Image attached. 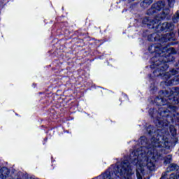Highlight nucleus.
Masks as SVG:
<instances>
[{"instance_id":"1","label":"nucleus","mask_w":179,"mask_h":179,"mask_svg":"<svg viewBox=\"0 0 179 179\" xmlns=\"http://www.w3.org/2000/svg\"><path fill=\"white\" fill-rule=\"evenodd\" d=\"M148 135H151V143L148 144V138L141 136V145H146L139 148L136 151L130 154V162L131 164L136 166L137 179H143L142 175L146 169L154 171L156 169V161L159 157L166 153V150H170V140L169 135H162V130L157 129L153 126L150 125L147 127Z\"/></svg>"},{"instance_id":"2","label":"nucleus","mask_w":179,"mask_h":179,"mask_svg":"<svg viewBox=\"0 0 179 179\" xmlns=\"http://www.w3.org/2000/svg\"><path fill=\"white\" fill-rule=\"evenodd\" d=\"M157 106H160L159 111L154 108L149 110L150 115L158 128L167 127L170 122H179V113H176L179 107V87H174L164 92H159V96L155 99Z\"/></svg>"},{"instance_id":"3","label":"nucleus","mask_w":179,"mask_h":179,"mask_svg":"<svg viewBox=\"0 0 179 179\" xmlns=\"http://www.w3.org/2000/svg\"><path fill=\"white\" fill-rule=\"evenodd\" d=\"M149 52L151 54L155 53V56L150 59L152 69H155L153 71L154 76H161L165 81L166 86L176 85L179 84V76H174L172 79L169 80L173 75H177L178 71L172 69L169 72H166L169 69V59L166 57V48H160L156 45H150L148 48Z\"/></svg>"},{"instance_id":"4","label":"nucleus","mask_w":179,"mask_h":179,"mask_svg":"<svg viewBox=\"0 0 179 179\" xmlns=\"http://www.w3.org/2000/svg\"><path fill=\"white\" fill-rule=\"evenodd\" d=\"M132 174L134 173L129 161L124 160L117 164L113 170L111 169L107 170L100 177L102 179H133Z\"/></svg>"},{"instance_id":"5","label":"nucleus","mask_w":179,"mask_h":179,"mask_svg":"<svg viewBox=\"0 0 179 179\" xmlns=\"http://www.w3.org/2000/svg\"><path fill=\"white\" fill-rule=\"evenodd\" d=\"M163 19V17L157 16L155 18L150 21L148 17H145L143 20V23L148 24V26H152L151 29H159L160 27V22Z\"/></svg>"},{"instance_id":"6","label":"nucleus","mask_w":179,"mask_h":179,"mask_svg":"<svg viewBox=\"0 0 179 179\" xmlns=\"http://www.w3.org/2000/svg\"><path fill=\"white\" fill-rule=\"evenodd\" d=\"M179 166L177 164H171L170 166L167 168L166 172L162 173V176L161 179H169V175H167L169 171H176V170H178Z\"/></svg>"},{"instance_id":"7","label":"nucleus","mask_w":179,"mask_h":179,"mask_svg":"<svg viewBox=\"0 0 179 179\" xmlns=\"http://www.w3.org/2000/svg\"><path fill=\"white\" fill-rule=\"evenodd\" d=\"M161 31H171L174 29V24L173 22H164L160 25Z\"/></svg>"},{"instance_id":"8","label":"nucleus","mask_w":179,"mask_h":179,"mask_svg":"<svg viewBox=\"0 0 179 179\" xmlns=\"http://www.w3.org/2000/svg\"><path fill=\"white\" fill-rule=\"evenodd\" d=\"M152 7L155 9L156 12H159L164 8V3L163 1H158L154 3Z\"/></svg>"},{"instance_id":"9","label":"nucleus","mask_w":179,"mask_h":179,"mask_svg":"<svg viewBox=\"0 0 179 179\" xmlns=\"http://www.w3.org/2000/svg\"><path fill=\"white\" fill-rule=\"evenodd\" d=\"M9 169L6 167H3L1 169V174L0 176L1 179H6L9 177Z\"/></svg>"},{"instance_id":"10","label":"nucleus","mask_w":179,"mask_h":179,"mask_svg":"<svg viewBox=\"0 0 179 179\" xmlns=\"http://www.w3.org/2000/svg\"><path fill=\"white\" fill-rule=\"evenodd\" d=\"M148 41H157V40H160V38H157V34L154 33L148 36Z\"/></svg>"},{"instance_id":"11","label":"nucleus","mask_w":179,"mask_h":179,"mask_svg":"<svg viewBox=\"0 0 179 179\" xmlns=\"http://www.w3.org/2000/svg\"><path fill=\"white\" fill-rule=\"evenodd\" d=\"M169 129H170V132L172 135V136H176V135H177V129H176V127H174V126H171L169 127Z\"/></svg>"},{"instance_id":"12","label":"nucleus","mask_w":179,"mask_h":179,"mask_svg":"<svg viewBox=\"0 0 179 179\" xmlns=\"http://www.w3.org/2000/svg\"><path fill=\"white\" fill-rule=\"evenodd\" d=\"M173 23H177L179 20V10H178L173 17Z\"/></svg>"},{"instance_id":"13","label":"nucleus","mask_w":179,"mask_h":179,"mask_svg":"<svg viewBox=\"0 0 179 179\" xmlns=\"http://www.w3.org/2000/svg\"><path fill=\"white\" fill-rule=\"evenodd\" d=\"M155 8L152 6V7L147 11V15H154L155 13H157Z\"/></svg>"},{"instance_id":"14","label":"nucleus","mask_w":179,"mask_h":179,"mask_svg":"<svg viewBox=\"0 0 179 179\" xmlns=\"http://www.w3.org/2000/svg\"><path fill=\"white\" fill-rule=\"evenodd\" d=\"M171 162V155H167L164 158V164L166 166V164H169V163H170Z\"/></svg>"},{"instance_id":"15","label":"nucleus","mask_w":179,"mask_h":179,"mask_svg":"<svg viewBox=\"0 0 179 179\" xmlns=\"http://www.w3.org/2000/svg\"><path fill=\"white\" fill-rule=\"evenodd\" d=\"M153 2V0H144L143 1V6H149Z\"/></svg>"},{"instance_id":"16","label":"nucleus","mask_w":179,"mask_h":179,"mask_svg":"<svg viewBox=\"0 0 179 179\" xmlns=\"http://www.w3.org/2000/svg\"><path fill=\"white\" fill-rule=\"evenodd\" d=\"M170 33L169 34H166L165 35H163V38H164V41L166 42V41H169L170 40Z\"/></svg>"},{"instance_id":"17","label":"nucleus","mask_w":179,"mask_h":179,"mask_svg":"<svg viewBox=\"0 0 179 179\" xmlns=\"http://www.w3.org/2000/svg\"><path fill=\"white\" fill-rule=\"evenodd\" d=\"M168 3L170 8H173L174 6V0H168Z\"/></svg>"},{"instance_id":"18","label":"nucleus","mask_w":179,"mask_h":179,"mask_svg":"<svg viewBox=\"0 0 179 179\" xmlns=\"http://www.w3.org/2000/svg\"><path fill=\"white\" fill-rule=\"evenodd\" d=\"M171 51H174V48H171Z\"/></svg>"},{"instance_id":"19","label":"nucleus","mask_w":179,"mask_h":179,"mask_svg":"<svg viewBox=\"0 0 179 179\" xmlns=\"http://www.w3.org/2000/svg\"><path fill=\"white\" fill-rule=\"evenodd\" d=\"M170 178H173V175H171Z\"/></svg>"},{"instance_id":"20","label":"nucleus","mask_w":179,"mask_h":179,"mask_svg":"<svg viewBox=\"0 0 179 179\" xmlns=\"http://www.w3.org/2000/svg\"><path fill=\"white\" fill-rule=\"evenodd\" d=\"M132 1H135V0H132Z\"/></svg>"}]
</instances>
